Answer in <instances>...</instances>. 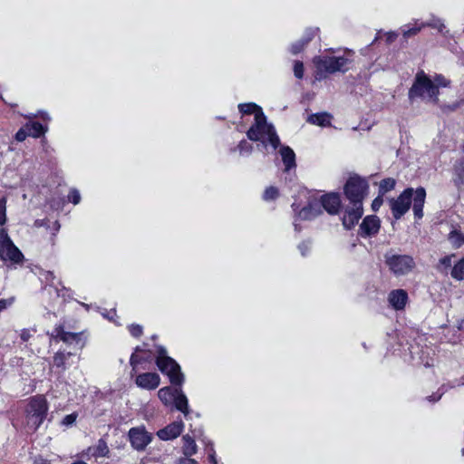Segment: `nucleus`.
I'll list each match as a JSON object with an SVG mask.
<instances>
[{
	"label": "nucleus",
	"mask_w": 464,
	"mask_h": 464,
	"mask_svg": "<svg viewBox=\"0 0 464 464\" xmlns=\"http://www.w3.org/2000/svg\"><path fill=\"white\" fill-rule=\"evenodd\" d=\"M238 110L243 114H254L255 122L246 132L253 141H261L264 145L268 142L275 150L280 145V140L274 126L268 123L262 108L256 103H241Z\"/></svg>",
	"instance_id": "obj_1"
},
{
	"label": "nucleus",
	"mask_w": 464,
	"mask_h": 464,
	"mask_svg": "<svg viewBox=\"0 0 464 464\" xmlns=\"http://www.w3.org/2000/svg\"><path fill=\"white\" fill-rule=\"evenodd\" d=\"M426 198V190L420 187L414 190L412 188L404 189L398 198H390L389 206L393 218L398 220L404 216L411 208V202L414 217L420 219L423 217V207Z\"/></svg>",
	"instance_id": "obj_2"
},
{
	"label": "nucleus",
	"mask_w": 464,
	"mask_h": 464,
	"mask_svg": "<svg viewBox=\"0 0 464 464\" xmlns=\"http://www.w3.org/2000/svg\"><path fill=\"white\" fill-rule=\"evenodd\" d=\"M440 92L433 84L432 80L423 72H418L414 82L409 90V99L413 101L416 98H428L434 102L439 101Z\"/></svg>",
	"instance_id": "obj_3"
},
{
	"label": "nucleus",
	"mask_w": 464,
	"mask_h": 464,
	"mask_svg": "<svg viewBox=\"0 0 464 464\" xmlns=\"http://www.w3.org/2000/svg\"><path fill=\"white\" fill-rule=\"evenodd\" d=\"M156 364L159 370L169 378L172 384L180 386L183 383L184 376L179 365L174 359L168 356L167 350L162 346L158 348Z\"/></svg>",
	"instance_id": "obj_4"
},
{
	"label": "nucleus",
	"mask_w": 464,
	"mask_h": 464,
	"mask_svg": "<svg viewBox=\"0 0 464 464\" xmlns=\"http://www.w3.org/2000/svg\"><path fill=\"white\" fill-rule=\"evenodd\" d=\"M48 402L43 395L32 397L26 409L27 425L35 431L46 419Z\"/></svg>",
	"instance_id": "obj_5"
},
{
	"label": "nucleus",
	"mask_w": 464,
	"mask_h": 464,
	"mask_svg": "<svg viewBox=\"0 0 464 464\" xmlns=\"http://www.w3.org/2000/svg\"><path fill=\"white\" fill-rule=\"evenodd\" d=\"M385 264L396 276H406L415 267V261L410 255L395 254L392 251L384 256Z\"/></svg>",
	"instance_id": "obj_6"
},
{
	"label": "nucleus",
	"mask_w": 464,
	"mask_h": 464,
	"mask_svg": "<svg viewBox=\"0 0 464 464\" xmlns=\"http://www.w3.org/2000/svg\"><path fill=\"white\" fill-rule=\"evenodd\" d=\"M314 63L320 73L345 72L349 69L351 60L343 56L315 57Z\"/></svg>",
	"instance_id": "obj_7"
},
{
	"label": "nucleus",
	"mask_w": 464,
	"mask_h": 464,
	"mask_svg": "<svg viewBox=\"0 0 464 464\" xmlns=\"http://www.w3.org/2000/svg\"><path fill=\"white\" fill-rule=\"evenodd\" d=\"M24 255L14 244L5 229H0V259L9 261L13 265H20L24 261Z\"/></svg>",
	"instance_id": "obj_8"
},
{
	"label": "nucleus",
	"mask_w": 464,
	"mask_h": 464,
	"mask_svg": "<svg viewBox=\"0 0 464 464\" xmlns=\"http://www.w3.org/2000/svg\"><path fill=\"white\" fill-rule=\"evenodd\" d=\"M368 188L367 182L359 177H351L345 186L344 193L353 206L362 207V199Z\"/></svg>",
	"instance_id": "obj_9"
},
{
	"label": "nucleus",
	"mask_w": 464,
	"mask_h": 464,
	"mask_svg": "<svg viewBox=\"0 0 464 464\" xmlns=\"http://www.w3.org/2000/svg\"><path fill=\"white\" fill-rule=\"evenodd\" d=\"M128 437L131 447L137 451L144 450L153 438L143 425L130 429Z\"/></svg>",
	"instance_id": "obj_10"
},
{
	"label": "nucleus",
	"mask_w": 464,
	"mask_h": 464,
	"mask_svg": "<svg viewBox=\"0 0 464 464\" xmlns=\"http://www.w3.org/2000/svg\"><path fill=\"white\" fill-rule=\"evenodd\" d=\"M51 338L56 341L60 340L67 344L75 343L79 345L80 349H82L84 345V343L82 341L81 333L66 332L64 331L63 325H56L53 328V332L51 333Z\"/></svg>",
	"instance_id": "obj_11"
},
{
	"label": "nucleus",
	"mask_w": 464,
	"mask_h": 464,
	"mask_svg": "<svg viewBox=\"0 0 464 464\" xmlns=\"http://www.w3.org/2000/svg\"><path fill=\"white\" fill-rule=\"evenodd\" d=\"M381 227V220L377 216H367L360 225V234L362 237L375 236Z\"/></svg>",
	"instance_id": "obj_12"
},
{
	"label": "nucleus",
	"mask_w": 464,
	"mask_h": 464,
	"mask_svg": "<svg viewBox=\"0 0 464 464\" xmlns=\"http://www.w3.org/2000/svg\"><path fill=\"white\" fill-rule=\"evenodd\" d=\"M184 428L182 420L174 421L157 432L158 437L162 440H169L178 438Z\"/></svg>",
	"instance_id": "obj_13"
},
{
	"label": "nucleus",
	"mask_w": 464,
	"mask_h": 464,
	"mask_svg": "<svg viewBox=\"0 0 464 464\" xmlns=\"http://www.w3.org/2000/svg\"><path fill=\"white\" fill-rule=\"evenodd\" d=\"M160 382V378L156 372H146L139 374L136 377L135 383L137 386L146 390L156 389Z\"/></svg>",
	"instance_id": "obj_14"
},
{
	"label": "nucleus",
	"mask_w": 464,
	"mask_h": 464,
	"mask_svg": "<svg viewBox=\"0 0 464 464\" xmlns=\"http://www.w3.org/2000/svg\"><path fill=\"white\" fill-rule=\"evenodd\" d=\"M321 203V208H324L329 214H336L341 207V200L338 194L330 193L324 195L318 200Z\"/></svg>",
	"instance_id": "obj_15"
},
{
	"label": "nucleus",
	"mask_w": 464,
	"mask_h": 464,
	"mask_svg": "<svg viewBox=\"0 0 464 464\" xmlns=\"http://www.w3.org/2000/svg\"><path fill=\"white\" fill-rule=\"evenodd\" d=\"M362 207L353 206L351 209H346L343 217V225L346 229L353 228L362 216Z\"/></svg>",
	"instance_id": "obj_16"
},
{
	"label": "nucleus",
	"mask_w": 464,
	"mask_h": 464,
	"mask_svg": "<svg viewBox=\"0 0 464 464\" xmlns=\"http://www.w3.org/2000/svg\"><path fill=\"white\" fill-rule=\"evenodd\" d=\"M109 453V448L105 440H99L98 443L93 447H89L85 451L82 452V457L90 459L91 457L100 458L105 457Z\"/></svg>",
	"instance_id": "obj_17"
},
{
	"label": "nucleus",
	"mask_w": 464,
	"mask_h": 464,
	"mask_svg": "<svg viewBox=\"0 0 464 464\" xmlns=\"http://www.w3.org/2000/svg\"><path fill=\"white\" fill-rule=\"evenodd\" d=\"M388 300L390 304L396 310H401L404 308L408 295L406 291L402 289L393 290L389 294Z\"/></svg>",
	"instance_id": "obj_18"
},
{
	"label": "nucleus",
	"mask_w": 464,
	"mask_h": 464,
	"mask_svg": "<svg viewBox=\"0 0 464 464\" xmlns=\"http://www.w3.org/2000/svg\"><path fill=\"white\" fill-rule=\"evenodd\" d=\"M322 213L321 203L318 200L309 202L308 206L303 208L299 213L300 219H313Z\"/></svg>",
	"instance_id": "obj_19"
},
{
	"label": "nucleus",
	"mask_w": 464,
	"mask_h": 464,
	"mask_svg": "<svg viewBox=\"0 0 464 464\" xmlns=\"http://www.w3.org/2000/svg\"><path fill=\"white\" fill-rule=\"evenodd\" d=\"M318 29L317 28H308L305 30L304 36L302 39L294 43L290 47V52L293 54L299 53L304 46L314 37Z\"/></svg>",
	"instance_id": "obj_20"
},
{
	"label": "nucleus",
	"mask_w": 464,
	"mask_h": 464,
	"mask_svg": "<svg viewBox=\"0 0 464 464\" xmlns=\"http://www.w3.org/2000/svg\"><path fill=\"white\" fill-rule=\"evenodd\" d=\"M279 153L285 164V171H289L296 167L295 153L289 146H282L279 150Z\"/></svg>",
	"instance_id": "obj_21"
},
{
	"label": "nucleus",
	"mask_w": 464,
	"mask_h": 464,
	"mask_svg": "<svg viewBox=\"0 0 464 464\" xmlns=\"http://www.w3.org/2000/svg\"><path fill=\"white\" fill-rule=\"evenodd\" d=\"M176 393L177 394L173 400L175 407L178 411H181L187 417L189 414L188 398L183 393L181 389H176Z\"/></svg>",
	"instance_id": "obj_22"
},
{
	"label": "nucleus",
	"mask_w": 464,
	"mask_h": 464,
	"mask_svg": "<svg viewBox=\"0 0 464 464\" xmlns=\"http://www.w3.org/2000/svg\"><path fill=\"white\" fill-rule=\"evenodd\" d=\"M182 440H183L182 452L185 456L184 458H190L191 456L195 455L198 450V447L195 442V440L187 434V435L183 436Z\"/></svg>",
	"instance_id": "obj_23"
},
{
	"label": "nucleus",
	"mask_w": 464,
	"mask_h": 464,
	"mask_svg": "<svg viewBox=\"0 0 464 464\" xmlns=\"http://www.w3.org/2000/svg\"><path fill=\"white\" fill-rule=\"evenodd\" d=\"M331 118V115L327 112L314 113L308 117L307 121L314 125L325 127L330 125Z\"/></svg>",
	"instance_id": "obj_24"
},
{
	"label": "nucleus",
	"mask_w": 464,
	"mask_h": 464,
	"mask_svg": "<svg viewBox=\"0 0 464 464\" xmlns=\"http://www.w3.org/2000/svg\"><path fill=\"white\" fill-rule=\"evenodd\" d=\"M422 24H425V27H430L437 30L441 34H446L448 31L446 30V25L444 21L437 17L435 15H430V18L426 22H421Z\"/></svg>",
	"instance_id": "obj_25"
},
{
	"label": "nucleus",
	"mask_w": 464,
	"mask_h": 464,
	"mask_svg": "<svg viewBox=\"0 0 464 464\" xmlns=\"http://www.w3.org/2000/svg\"><path fill=\"white\" fill-rule=\"evenodd\" d=\"M71 355H72V353L58 351L53 355V366L64 372L68 367L66 361Z\"/></svg>",
	"instance_id": "obj_26"
},
{
	"label": "nucleus",
	"mask_w": 464,
	"mask_h": 464,
	"mask_svg": "<svg viewBox=\"0 0 464 464\" xmlns=\"http://www.w3.org/2000/svg\"><path fill=\"white\" fill-rule=\"evenodd\" d=\"M25 129L28 130L29 136L38 138L46 131V128L36 121H30L25 124Z\"/></svg>",
	"instance_id": "obj_27"
},
{
	"label": "nucleus",
	"mask_w": 464,
	"mask_h": 464,
	"mask_svg": "<svg viewBox=\"0 0 464 464\" xmlns=\"http://www.w3.org/2000/svg\"><path fill=\"white\" fill-rule=\"evenodd\" d=\"M455 177L453 181L457 187H460L464 184V159L459 160L454 165Z\"/></svg>",
	"instance_id": "obj_28"
},
{
	"label": "nucleus",
	"mask_w": 464,
	"mask_h": 464,
	"mask_svg": "<svg viewBox=\"0 0 464 464\" xmlns=\"http://www.w3.org/2000/svg\"><path fill=\"white\" fill-rule=\"evenodd\" d=\"M425 27V24H422V23L415 22V24L413 26H411L410 24H406L401 28V34L405 39L410 38L411 36H414L418 34L421 29Z\"/></svg>",
	"instance_id": "obj_29"
},
{
	"label": "nucleus",
	"mask_w": 464,
	"mask_h": 464,
	"mask_svg": "<svg viewBox=\"0 0 464 464\" xmlns=\"http://www.w3.org/2000/svg\"><path fill=\"white\" fill-rule=\"evenodd\" d=\"M176 394H177L176 390L172 391L171 388H169V387L161 388L158 392V396H159L160 400L165 405L170 404L173 401Z\"/></svg>",
	"instance_id": "obj_30"
},
{
	"label": "nucleus",
	"mask_w": 464,
	"mask_h": 464,
	"mask_svg": "<svg viewBox=\"0 0 464 464\" xmlns=\"http://www.w3.org/2000/svg\"><path fill=\"white\" fill-rule=\"evenodd\" d=\"M450 275L454 279L458 281H461L464 279V257L454 265V266L451 269Z\"/></svg>",
	"instance_id": "obj_31"
},
{
	"label": "nucleus",
	"mask_w": 464,
	"mask_h": 464,
	"mask_svg": "<svg viewBox=\"0 0 464 464\" xmlns=\"http://www.w3.org/2000/svg\"><path fill=\"white\" fill-rule=\"evenodd\" d=\"M396 181L392 178H387L382 179L379 185V194L384 195L387 192L392 190L395 187Z\"/></svg>",
	"instance_id": "obj_32"
},
{
	"label": "nucleus",
	"mask_w": 464,
	"mask_h": 464,
	"mask_svg": "<svg viewBox=\"0 0 464 464\" xmlns=\"http://www.w3.org/2000/svg\"><path fill=\"white\" fill-rule=\"evenodd\" d=\"M449 239L455 247H459L464 244V235L458 231H452L450 233Z\"/></svg>",
	"instance_id": "obj_33"
},
{
	"label": "nucleus",
	"mask_w": 464,
	"mask_h": 464,
	"mask_svg": "<svg viewBox=\"0 0 464 464\" xmlns=\"http://www.w3.org/2000/svg\"><path fill=\"white\" fill-rule=\"evenodd\" d=\"M140 351L139 347L136 348V352L133 353L130 356V362L132 367V371H136L137 367L140 363H141L143 361H149V357H141L136 353Z\"/></svg>",
	"instance_id": "obj_34"
},
{
	"label": "nucleus",
	"mask_w": 464,
	"mask_h": 464,
	"mask_svg": "<svg viewBox=\"0 0 464 464\" xmlns=\"http://www.w3.org/2000/svg\"><path fill=\"white\" fill-rule=\"evenodd\" d=\"M454 255L445 256L440 259L438 269L441 272H446L448 268H450L452 265V258Z\"/></svg>",
	"instance_id": "obj_35"
},
{
	"label": "nucleus",
	"mask_w": 464,
	"mask_h": 464,
	"mask_svg": "<svg viewBox=\"0 0 464 464\" xmlns=\"http://www.w3.org/2000/svg\"><path fill=\"white\" fill-rule=\"evenodd\" d=\"M237 150L241 155H249L253 150V147L249 142L243 140L237 145Z\"/></svg>",
	"instance_id": "obj_36"
},
{
	"label": "nucleus",
	"mask_w": 464,
	"mask_h": 464,
	"mask_svg": "<svg viewBox=\"0 0 464 464\" xmlns=\"http://www.w3.org/2000/svg\"><path fill=\"white\" fill-rule=\"evenodd\" d=\"M433 84L437 86V90L439 91L440 87H448L450 85V81L447 80L441 74H436L433 79Z\"/></svg>",
	"instance_id": "obj_37"
},
{
	"label": "nucleus",
	"mask_w": 464,
	"mask_h": 464,
	"mask_svg": "<svg viewBox=\"0 0 464 464\" xmlns=\"http://www.w3.org/2000/svg\"><path fill=\"white\" fill-rule=\"evenodd\" d=\"M278 196V189L275 187H269L267 188L263 195V198L265 200H273L276 198Z\"/></svg>",
	"instance_id": "obj_38"
},
{
	"label": "nucleus",
	"mask_w": 464,
	"mask_h": 464,
	"mask_svg": "<svg viewBox=\"0 0 464 464\" xmlns=\"http://www.w3.org/2000/svg\"><path fill=\"white\" fill-rule=\"evenodd\" d=\"M6 222V198H0V225H4Z\"/></svg>",
	"instance_id": "obj_39"
},
{
	"label": "nucleus",
	"mask_w": 464,
	"mask_h": 464,
	"mask_svg": "<svg viewBox=\"0 0 464 464\" xmlns=\"http://www.w3.org/2000/svg\"><path fill=\"white\" fill-rule=\"evenodd\" d=\"M294 73L298 79H302L304 76V64L300 61H295L294 64Z\"/></svg>",
	"instance_id": "obj_40"
},
{
	"label": "nucleus",
	"mask_w": 464,
	"mask_h": 464,
	"mask_svg": "<svg viewBox=\"0 0 464 464\" xmlns=\"http://www.w3.org/2000/svg\"><path fill=\"white\" fill-rule=\"evenodd\" d=\"M76 419H77V413L73 412V413H71V414H68L66 415L63 420H62V425L63 426H66V427H69V426H72V424L75 423L76 421Z\"/></svg>",
	"instance_id": "obj_41"
},
{
	"label": "nucleus",
	"mask_w": 464,
	"mask_h": 464,
	"mask_svg": "<svg viewBox=\"0 0 464 464\" xmlns=\"http://www.w3.org/2000/svg\"><path fill=\"white\" fill-rule=\"evenodd\" d=\"M68 199L74 205H77L81 201V195L77 189H72L68 195Z\"/></svg>",
	"instance_id": "obj_42"
},
{
	"label": "nucleus",
	"mask_w": 464,
	"mask_h": 464,
	"mask_svg": "<svg viewBox=\"0 0 464 464\" xmlns=\"http://www.w3.org/2000/svg\"><path fill=\"white\" fill-rule=\"evenodd\" d=\"M129 331L132 336L139 337L142 334V326L140 324H130Z\"/></svg>",
	"instance_id": "obj_43"
},
{
	"label": "nucleus",
	"mask_w": 464,
	"mask_h": 464,
	"mask_svg": "<svg viewBox=\"0 0 464 464\" xmlns=\"http://www.w3.org/2000/svg\"><path fill=\"white\" fill-rule=\"evenodd\" d=\"M29 136L28 130L24 128L20 129L15 134V140L17 141H24L26 137Z\"/></svg>",
	"instance_id": "obj_44"
},
{
	"label": "nucleus",
	"mask_w": 464,
	"mask_h": 464,
	"mask_svg": "<svg viewBox=\"0 0 464 464\" xmlns=\"http://www.w3.org/2000/svg\"><path fill=\"white\" fill-rule=\"evenodd\" d=\"M311 244L308 241L302 242L298 246V249L303 256H306V253L310 250Z\"/></svg>",
	"instance_id": "obj_45"
},
{
	"label": "nucleus",
	"mask_w": 464,
	"mask_h": 464,
	"mask_svg": "<svg viewBox=\"0 0 464 464\" xmlns=\"http://www.w3.org/2000/svg\"><path fill=\"white\" fill-rule=\"evenodd\" d=\"M382 202H383L382 195L379 194V196L376 198H374L372 203V210L377 211L382 205Z\"/></svg>",
	"instance_id": "obj_46"
},
{
	"label": "nucleus",
	"mask_w": 464,
	"mask_h": 464,
	"mask_svg": "<svg viewBox=\"0 0 464 464\" xmlns=\"http://www.w3.org/2000/svg\"><path fill=\"white\" fill-rule=\"evenodd\" d=\"M178 464H199V463L191 458H180L178 461Z\"/></svg>",
	"instance_id": "obj_47"
},
{
	"label": "nucleus",
	"mask_w": 464,
	"mask_h": 464,
	"mask_svg": "<svg viewBox=\"0 0 464 464\" xmlns=\"http://www.w3.org/2000/svg\"><path fill=\"white\" fill-rule=\"evenodd\" d=\"M208 459H209L210 464H218V459L216 458V451L213 449V447H211L210 451L208 453Z\"/></svg>",
	"instance_id": "obj_48"
},
{
	"label": "nucleus",
	"mask_w": 464,
	"mask_h": 464,
	"mask_svg": "<svg viewBox=\"0 0 464 464\" xmlns=\"http://www.w3.org/2000/svg\"><path fill=\"white\" fill-rule=\"evenodd\" d=\"M398 34L394 32H389L386 34V42L392 44L397 38Z\"/></svg>",
	"instance_id": "obj_49"
},
{
	"label": "nucleus",
	"mask_w": 464,
	"mask_h": 464,
	"mask_svg": "<svg viewBox=\"0 0 464 464\" xmlns=\"http://www.w3.org/2000/svg\"><path fill=\"white\" fill-rule=\"evenodd\" d=\"M20 337L24 342L28 341L29 338L31 337L30 331L28 329H23L20 334Z\"/></svg>",
	"instance_id": "obj_50"
},
{
	"label": "nucleus",
	"mask_w": 464,
	"mask_h": 464,
	"mask_svg": "<svg viewBox=\"0 0 464 464\" xmlns=\"http://www.w3.org/2000/svg\"><path fill=\"white\" fill-rule=\"evenodd\" d=\"M47 225V221L45 219H36L34 223V227H45Z\"/></svg>",
	"instance_id": "obj_51"
},
{
	"label": "nucleus",
	"mask_w": 464,
	"mask_h": 464,
	"mask_svg": "<svg viewBox=\"0 0 464 464\" xmlns=\"http://www.w3.org/2000/svg\"><path fill=\"white\" fill-rule=\"evenodd\" d=\"M442 394H443V392H440L438 394H434V395L429 396L428 400L430 401H439L441 398Z\"/></svg>",
	"instance_id": "obj_52"
},
{
	"label": "nucleus",
	"mask_w": 464,
	"mask_h": 464,
	"mask_svg": "<svg viewBox=\"0 0 464 464\" xmlns=\"http://www.w3.org/2000/svg\"><path fill=\"white\" fill-rule=\"evenodd\" d=\"M34 464H51V462L47 459L39 457L35 459Z\"/></svg>",
	"instance_id": "obj_53"
},
{
	"label": "nucleus",
	"mask_w": 464,
	"mask_h": 464,
	"mask_svg": "<svg viewBox=\"0 0 464 464\" xmlns=\"http://www.w3.org/2000/svg\"><path fill=\"white\" fill-rule=\"evenodd\" d=\"M54 277L55 276H54L53 272H46V275H45V280L46 281L53 283Z\"/></svg>",
	"instance_id": "obj_54"
},
{
	"label": "nucleus",
	"mask_w": 464,
	"mask_h": 464,
	"mask_svg": "<svg viewBox=\"0 0 464 464\" xmlns=\"http://www.w3.org/2000/svg\"><path fill=\"white\" fill-rule=\"evenodd\" d=\"M461 103H462L461 102H456V103H454V104H452L450 106H448V108H449L450 111H455L457 108H459L460 106Z\"/></svg>",
	"instance_id": "obj_55"
},
{
	"label": "nucleus",
	"mask_w": 464,
	"mask_h": 464,
	"mask_svg": "<svg viewBox=\"0 0 464 464\" xmlns=\"http://www.w3.org/2000/svg\"><path fill=\"white\" fill-rule=\"evenodd\" d=\"M459 328L460 330H464V319L459 323Z\"/></svg>",
	"instance_id": "obj_56"
},
{
	"label": "nucleus",
	"mask_w": 464,
	"mask_h": 464,
	"mask_svg": "<svg viewBox=\"0 0 464 464\" xmlns=\"http://www.w3.org/2000/svg\"><path fill=\"white\" fill-rule=\"evenodd\" d=\"M42 117L44 120H50V117L48 116L47 113H44Z\"/></svg>",
	"instance_id": "obj_57"
},
{
	"label": "nucleus",
	"mask_w": 464,
	"mask_h": 464,
	"mask_svg": "<svg viewBox=\"0 0 464 464\" xmlns=\"http://www.w3.org/2000/svg\"><path fill=\"white\" fill-rule=\"evenodd\" d=\"M5 304V309L6 308V301L5 300H0V305Z\"/></svg>",
	"instance_id": "obj_58"
},
{
	"label": "nucleus",
	"mask_w": 464,
	"mask_h": 464,
	"mask_svg": "<svg viewBox=\"0 0 464 464\" xmlns=\"http://www.w3.org/2000/svg\"><path fill=\"white\" fill-rule=\"evenodd\" d=\"M4 309H5V304H4V305H0V312H1L2 310H4Z\"/></svg>",
	"instance_id": "obj_59"
},
{
	"label": "nucleus",
	"mask_w": 464,
	"mask_h": 464,
	"mask_svg": "<svg viewBox=\"0 0 464 464\" xmlns=\"http://www.w3.org/2000/svg\"><path fill=\"white\" fill-rule=\"evenodd\" d=\"M295 230L299 229L296 224H295Z\"/></svg>",
	"instance_id": "obj_60"
},
{
	"label": "nucleus",
	"mask_w": 464,
	"mask_h": 464,
	"mask_svg": "<svg viewBox=\"0 0 464 464\" xmlns=\"http://www.w3.org/2000/svg\"><path fill=\"white\" fill-rule=\"evenodd\" d=\"M55 224H56L57 229H58L60 227V225L57 222H55Z\"/></svg>",
	"instance_id": "obj_61"
},
{
	"label": "nucleus",
	"mask_w": 464,
	"mask_h": 464,
	"mask_svg": "<svg viewBox=\"0 0 464 464\" xmlns=\"http://www.w3.org/2000/svg\"><path fill=\"white\" fill-rule=\"evenodd\" d=\"M462 455H464V449L462 450Z\"/></svg>",
	"instance_id": "obj_62"
}]
</instances>
